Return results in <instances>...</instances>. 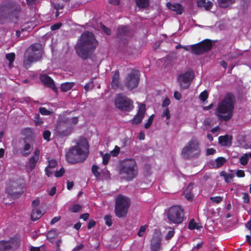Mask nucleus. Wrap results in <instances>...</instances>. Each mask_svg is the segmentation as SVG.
Listing matches in <instances>:
<instances>
[{
	"instance_id": "1",
	"label": "nucleus",
	"mask_w": 251,
	"mask_h": 251,
	"mask_svg": "<svg viewBox=\"0 0 251 251\" xmlns=\"http://www.w3.org/2000/svg\"><path fill=\"white\" fill-rule=\"evenodd\" d=\"M88 153V145L86 140H81L66 152L67 161L72 164L81 162L86 159Z\"/></svg>"
},
{
	"instance_id": "2",
	"label": "nucleus",
	"mask_w": 251,
	"mask_h": 251,
	"mask_svg": "<svg viewBox=\"0 0 251 251\" xmlns=\"http://www.w3.org/2000/svg\"><path fill=\"white\" fill-rule=\"evenodd\" d=\"M97 42L93 35L89 32H86L81 35L76 45V51L79 56L83 59L87 58L89 52L95 49Z\"/></svg>"
},
{
	"instance_id": "3",
	"label": "nucleus",
	"mask_w": 251,
	"mask_h": 251,
	"mask_svg": "<svg viewBox=\"0 0 251 251\" xmlns=\"http://www.w3.org/2000/svg\"><path fill=\"white\" fill-rule=\"evenodd\" d=\"M233 109V97L231 94H228L218 104L215 114L220 119L227 121L231 118Z\"/></svg>"
},
{
	"instance_id": "4",
	"label": "nucleus",
	"mask_w": 251,
	"mask_h": 251,
	"mask_svg": "<svg viewBox=\"0 0 251 251\" xmlns=\"http://www.w3.org/2000/svg\"><path fill=\"white\" fill-rule=\"evenodd\" d=\"M200 143L196 138H192L182 149L181 155L186 159H196L200 156Z\"/></svg>"
},
{
	"instance_id": "5",
	"label": "nucleus",
	"mask_w": 251,
	"mask_h": 251,
	"mask_svg": "<svg viewBox=\"0 0 251 251\" xmlns=\"http://www.w3.org/2000/svg\"><path fill=\"white\" fill-rule=\"evenodd\" d=\"M78 122L77 117H60L57 123L56 129L57 132L61 136L69 135L72 131L73 126Z\"/></svg>"
},
{
	"instance_id": "6",
	"label": "nucleus",
	"mask_w": 251,
	"mask_h": 251,
	"mask_svg": "<svg viewBox=\"0 0 251 251\" xmlns=\"http://www.w3.org/2000/svg\"><path fill=\"white\" fill-rule=\"evenodd\" d=\"M119 174L127 180L135 178L138 174V167L133 159H126L123 161L119 170Z\"/></svg>"
},
{
	"instance_id": "7",
	"label": "nucleus",
	"mask_w": 251,
	"mask_h": 251,
	"mask_svg": "<svg viewBox=\"0 0 251 251\" xmlns=\"http://www.w3.org/2000/svg\"><path fill=\"white\" fill-rule=\"evenodd\" d=\"M42 46L40 44L31 45L26 50L25 55L24 65L28 68L31 63L39 61L42 57Z\"/></svg>"
},
{
	"instance_id": "8",
	"label": "nucleus",
	"mask_w": 251,
	"mask_h": 251,
	"mask_svg": "<svg viewBox=\"0 0 251 251\" xmlns=\"http://www.w3.org/2000/svg\"><path fill=\"white\" fill-rule=\"evenodd\" d=\"M25 137L23 139L24 145L21 149L20 152L22 155L28 156L33 147L35 141V134L30 128H27L24 130Z\"/></svg>"
},
{
	"instance_id": "9",
	"label": "nucleus",
	"mask_w": 251,
	"mask_h": 251,
	"mask_svg": "<svg viewBox=\"0 0 251 251\" xmlns=\"http://www.w3.org/2000/svg\"><path fill=\"white\" fill-rule=\"evenodd\" d=\"M130 204V201L128 198L123 195L118 196L115 201L116 215L119 218L126 216Z\"/></svg>"
},
{
	"instance_id": "10",
	"label": "nucleus",
	"mask_w": 251,
	"mask_h": 251,
	"mask_svg": "<svg viewBox=\"0 0 251 251\" xmlns=\"http://www.w3.org/2000/svg\"><path fill=\"white\" fill-rule=\"evenodd\" d=\"M167 216L170 223L181 224L183 221V210L179 206H173L168 210Z\"/></svg>"
},
{
	"instance_id": "11",
	"label": "nucleus",
	"mask_w": 251,
	"mask_h": 251,
	"mask_svg": "<svg viewBox=\"0 0 251 251\" xmlns=\"http://www.w3.org/2000/svg\"><path fill=\"white\" fill-rule=\"evenodd\" d=\"M21 243L18 237L10 238L7 240L0 241V251H15L19 247Z\"/></svg>"
},
{
	"instance_id": "12",
	"label": "nucleus",
	"mask_w": 251,
	"mask_h": 251,
	"mask_svg": "<svg viewBox=\"0 0 251 251\" xmlns=\"http://www.w3.org/2000/svg\"><path fill=\"white\" fill-rule=\"evenodd\" d=\"M22 184L21 180H9L6 184V193L12 197H18L22 193Z\"/></svg>"
},
{
	"instance_id": "13",
	"label": "nucleus",
	"mask_w": 251,
	"mask_h": 251,
	"mask_svg": "<svg viewBox=\"0 0 251 251\" xmlns=\"http://www.w3.org/2000/svg\"><path fill=\"white\" fill-rule=\"evenodd\" d=\"M117 108L124 111H129L133 108V101L126 96L118 95L115 100Z\"/></svg>"
},
{
	"instance_id": "14",
	"label": "nucleus",
	"mask_w": 251,
	"mask_h": 251,
	"mask_svg": "<svg viewBox=\"0 0 251 251\" xmlns=\"http://www.w3.org/2000/svg\"><path fill=\"white\" fill-rule=\"evenodd\" d=\"M194 73L192 71H187L184 74H180L177 78L178 82L181 89H187L194 78Z\"/></svg>"
},
{
	"instance_id": "15",
	"label": "nucleus",
	"mask_w": 251,
	"mask_h": 251,
	"mask_svg": "<svg viewBox=\"0 0 251 251\" xmlns=\"http://www.w3.org/2000/svg\"><path fill=\"white\" fill-rule=\"evenodd\" d=\"M139 75L138 71H132L126 78L125 85L129 89L136 87L139 83Z\"/></svg>"
},
{
	"instance_id": "16",
	"label": "nucleus",
	"mask_w": 251,
	"mask_h": 251,
	"mask_svg": "<svg viewBox=\"0 0 251 251\" xmlns=\"http://www.w3.org/2000/svg\"><path fill=\"white\" fill-rule=\"evenodd\" d=\"M211 47L209 41H205L201 43L191 46L192 52L195 54H200L209 50Z\"/></svg>"
},
{
	"instance_id": "17",
	"label": "nucleus",
	"mask_w": 251,
	"mask_h": 251,
	"mask_svg": "<svg viewBox=\"0 0 251 251\" xmlns=\"http://www.w3.org/2000/svg\"><path fill=\"white\" fill-rule=\"evenodd\" d=\"M146 114V105L142 103L140 105L137 113L131 122L133 124L138 125L141 123Z\"/></svg>"
},
{
	"instance_id": "18",
	"label": "nucleus",
	"mask_w": 251,
	"mask_h": 251,
	"mask_svg": "<svg viewBox=\"0 0 251 251\" xmlns=\"http://www.w3.org/2000/svg\"><path fill=\"white\" fill-rule=\"evenodd\" d=\"M161 246V237L159 232L154 234L151 240V251H159Z\"/></svg>"
},
{
	"instance_id": "19",
	"label": "nucleus",
	"mask_w": 251,
	"mask_h": 251,
	"mask_svg": "<svg viewBox=\"0 0 251 251\" xmlns=\"http://www.w3.org/2000/svg\"><path fill=\"white\" fill-rule=\"evenodd\" d=\"M40 154V150L38 148H36L33 152V155L29 159L27 163V166L31 170L34 168L37 161L39 160V156Z\"/></svg>"
},
{
	"instance_id": "20",
	"label": "nucleus",
	"mask_w": 251,
	"mask_h": 251,
	"mask_svg": "<svg viewBox=\"0 0 251 251\" xmlns=\"http://www.w3.org/2000/svg\"><path fill=\"white\" fill-rule=\"evenodd\" d=\"M40 79L46 86L51 88L54 90L56 89L53 80L47 75H41L40 76Z\"/></svg>"
},
{
	"instance_id": "21",
	"label": "nucleus",
	"mask_w": 251,
	"mask_h": 251,
	"mask_svg": "<svg viewBox=\"0 0 251 251\" xmlns=\"http://www.w3.org/2000/svg\"><path fill=\"white\" fill-rule=\"evenodd\" d=\"M166 5L169 9L176 12L178 14H181L183 11V8L179 3L168 2Z\"/></svg>"
},
{
	"instance_id": "22",
	"label": "nucleus",
	"mask_w": 251,
	"mask_h": 251,
	"mask_svg": "<svg viewBox=\"0 0 251 251\" xmlns=\"http://www.w3.org/2000/svg\"><path fill=\"white\" fill-rule=\"evenodd\" d=\"M48 162L49 165L46 168L45 172L46 174L48 176H50L52 175L53 172H54L52 169H54L57 166V163L56 161L54 159L49 160Z\"/></svg>"
},
{
	"instance_id": "23",
	"label": "nucleus",
	"mask_w": 251,
	"mask_h": 251,
	"mask_svg": "<svg viewBox=\"0 0 251 251\" xmlns=\"http://www.w3.org/2000/svg\"><path fill=\"white\" fill-rule=\"evenodd\" d=\"M219 143L223 146H230L231 144L232 137L230 135L221 136L218 138Z\"/></svg>"
},
{
	"instance_id": "24",
	"label": "nucleus",
	"mask_w": 251,
	"mask_h": 251,
	"mask_svg": "<svg viewBox=\"0 0 251 251\" xmlns=\"http://www.w3.org/2000/svg\"><path fill=\"white\" fill-rule=\"evenodd\" d=\"M197 5L199 7H203L205 10H209L212 8L213 2L206 0H198Z\"/></svg>"
},
{
	"instance_id": "25",
	"label": "nucleus",
	"mask_w": 251,
	"mask_h": 251,
	"mask_svg": "<svg viewBox=\"0 0 251 251\" xmlns=\"http://www.w3.org/2000/svg\"><path fill=\"white\" fill-rule=\"evenodd\" d=\"M44 212L38 208H33L31 213V219L35 221L40 219L43 215Z\"/></svg>"
},
{
	"instance_id": "26",
	"label": "nucleus",
	"mask_w": 251,
	"mask_h": 251,
	"mask_svg": "<svg viewBox=\"0 0 251 251\" xmlns=\"http://www.w3.org/2000/svg\"><path fill=\"white\" fill-rule=\"evenodd\" d=\"M58 236V232L56 229H51L49 231L47 235V238L51 243H53L56 238Z\"/></svg>"
},
{
	"instance_id": "27",
	"label": "nucleus",
	"mask_w": 251,
	"mask_h": 251,
	"mask_svg": "<svg viewBox=\"0 0 251 251\" xmlns=\"http://www.w3.org/2000/svg\"><path fill=\"white\" fill-rule=\"evenodd\" d=\"M193 184L190 183L183 192V195L188 200H192L193 197V195L191 192V190L193 189Z\"/></svg>"
},
{
	"instance_id": "28",
	"label": "nucleus",
	"mask_w": 251,
	"mask_h": 251,
	"mask_svg": "<svg viewBox=\"0 0 251 251\" xmlns=\"http://www.w3.org/2000/svg\"><path fill=\"white\" fill-rule=\"evenodd\" d=\"M220 176L224 177L225 181L227 183L231 182L234 176V175L232 172L228 173L224 171L220 173Z\"/></svg>"
},
{
	"instance_id": "29",
	"label": "nucleus",
	"mask_w": 251,
	"mask_h": 251,
	"mask_svg": "<svg viewBox=\"0 0 251 251\" xmlns=\"http://www.w3.org/2000/svg\"><path fill=\"white\" fill-rule=\"evenodd\" d=\"M111 85L113 88H116L119 86V73L118 71H116L114 74Z\"/></svg>"
},
{
	"instance_id": "30",
	"label": "nucleus",
	"mask_w": 251,
	"mask_h": 251,
	"mask_svg": "<svg viewBox=\"0 0 251 251\" xmlns=\"http://www.w3.org/2000/svg\"><path fill=\"white\" fill-rule=\"evenodd\" d=\"M250 158H251V152L244 154L239 159L240 164L242 165H247Z\"/></svg>"
},
{
	"instance_id": "31",
	"label": "nucleus",
	"mask_w": 251,
	"mask_h": 251,
	"mask_svg": "<svg viewBox=\"0 0 251 251\" xmlns=\"http://www.w3.org/2000/svg\"><path fill=\"white\" fill-rule=\"evenodd\" d=\"M226 161V160L223 157H220L217 158L214 163L213 164V166L216 168H219L222 166Z\"/></svg>"
},
{
	"instance_id": "32",
	"label": "nucleus",
	"mask_w": 251,
	"mask_h": 251,
	"mask_svg": "<svg viewBox=\"0 0 251 251\" xmlns=\"http://www.w3.org/2000/svg\"><path fill=\"white\" fill-rule=\"evenodd\" d=\"M74 85L73 82H65L61 85V90L63 92H67L71 89Z\"/></svg>"
},
{
	"instance_id": "33",
	"label": "nucleus",
	"mask_w": 251,
	"mask_h": 251,
	"mask_svg": "<svg viewBox=\"0 0 251 251\" xmlns=\"http://www.w3.org/2000/svg\"><path fill=\"white\" fill-rule=\"evenodd\" d=\"M221 7L226 8L234 2V0H218Z\"/></svg>"
},
{
	"instance_id": "34",
	"label": "nucleus",
	"mask_w": 251,
	"mask_h": 251,
	"mask_svg": "<svg viewBox=\"0 0 251 251\" xmlns=\"http://www.w3.org/2000/svg\"><path fill=\"white\" fill-rule=\"evenodd\" d=\"M188 227L190 229H199L201 227V226H200L198 223H196L194 219H192L188 225Z\"/></svg>"
},
{
	"instance_id": "35",
	"label": "nucleus",
	"mask_w": 251,
	"mask_h": 251,
	"mask_svg": "<svg viewBox=\"0 0 251 251\" xmlns=\"http://www.w3.org/2000/svg\"><path fill=\"white\" fill-rule=\"evenodd\" d=\"M136 3L140 8H144L149 6V0H136Z\"/></svg>"
},
{
	"instance_id": "36",
	"label": "nucleus",
	"mask_w": 251,
	"mask_h": 251,
	"mask_svg": "<svg viewBox=\"0 0 251 251\" xmlns=\"http://www.w3.org/2000/svg\"><path fill=\"white\" fill-rule=\"evenodd\" d=\"M100 168L96 165H93L92 167V171L94 175L96 177H99L100 176V173L99 172Z\"/></svg>"
},
{
	"instance_id": "37",
	"label": "nucleus",
	"mask_w": 251,
	"mask_h": 251,
	"mask_svg": "<svg viewBox=\"0 0 251 251\" xmlns=\"http://www.w3.org/2000/svg\"><path fill=\"white\" fill-rule=\"evenodd\" d=\"M101 155L102 156V163L103 165H106L109 160L110 158V154L109 153H106L105 154H103L102 153L100 152Z\"/></svg>"
},
{
	"instance_id": "38",
	"label": "nucleus",
	"mask_w": 251,
	"mask_h": 251,
	"mask_svg": "<svg viewBox=\"0 0 251 251\" xmlns=\"http://www.w3.org/2000/svg\"><path fill=\"white\" fill-rule=\"evenodd\" d=\"M147 227V225H144L141 226L137 233L138 236L139 237H142L144 235Z\"/></svg>"
},
{
	"instance_id": "39",
	"label": "nucleus",
	"mask_w": 251,
	"mask_h": 251,
	"mask_svg": "<svg viewBox=\"0 0 251 251\" xmlns=\"http://www.w3.org/2000/svg\"><path fill=\"white\" fill-rule=\"evenodd\" d=\"M154 118V115H151L148 120L147 122L145 124V128L148 129L151 125Z\"/></svg>"
},
{
	"instance_id": "40",
	"label": "nucleus",
	"mask_w": 251,
	"mask_h": 251,
	"mask_svg": "<svg viewBox=\"0 0 251 251\" xmlns=\"http://www.w3.org/2000/svg\"><path fill=\"white\" fill-rule=\"evenodd\" d=\"M82 207L80 205L75 204L71 207L70 210L73 212H77L80 211Z\"/></svg>"
},
{
	"instance_id": "41",
	"label": "nucleus",
	"mask_w": 251,
	"mask_h": 251,
	"mask_svg": "<svg viewBox=\"0 0 251 251\" xmlns=\"http://www.w3.org/2000/svg\"><path fill=\"white\" fill-rule=\"evenodd\" d=\"M6 58L9 61V64H11L14 60L15 54L14 53H8L6 55Z\"/></svg>"
},
{
	"instance_id": "42",
	"label": "nucleus",
	"mask_w": 251,
	"mask_h": 251,
	"mask_svg": "<svg viewBox=\"0 0 251 251\" xmlns=\"http://www.w3.org/2000/svg\"><path fill=\"white\" fill-rule=\"evenodd\" d=\"M210 199L216 203H219L223 201V198L220 196L210 197Z\"/></svg>"
},
{
	"instance_id": "43",
	"label": "nucleus",
	"mask_w": 251,
	"mask_h": 251,
	"mask_svg": "<svg viewBox=\"0 0 251 251\" xmlns=\"http://www.w3.org/2000/svg\"><path fill=\"white\" fill-rule=\"evenodd\" d=\"M127 30V29L126 27L122 26L118 28V34L121 35H125Z\"/></svg>"
},
{
	"instance_id": "44",
	"label": "nucleus",
	"mask_w": 251,
	"mask_h": 251,
	"mask_svg": "<svg viewBox=\"0 0 251 251\" xmlns=\"http://www.w3.org/2000/svg\"><path fill=\"white\" fill-rule=\"evenodd\" d=\"M200 99L203 101H205L208 98V94L206 91H203L200 95Z\"/></svg>"
},
{
	"instance_id": "45",
	"label": "nucleus",
	"mask_w": 251,
	"mask_h": 251,
	"mask_svg": "<svg viewBox=\"0 0 251 251\" xmlns=\"http://www.w3.org/2000/svg\"><path fill=\"white\" fill-rule=\"evenodd\" d=\"M65 173V170L63 168H61L59 171L55 172L54 176L56 177H60L63 176Z\"/></svg>"
},
{
	"instance_id": "46",
	"label": "nucleus",
	"mask_w": 251,
	"mask_h": 251,
	"mask_svg": "<svg viewBox=\"0 0 251 251\" xmlns=\"http://www.w3.org/2000/svg\"><path fill=\"white\" fill-rule=\"evenodd\" d=\"M162 116L166 117V118L167 120L170 119V112H169V110L168 108H166L165 109H164L163 113L162 114Z\"/></svg>"
},
{
	"instance_id": "47",
	"label": "nucleus",
	"mask_w": 251,
	"mask_h": 251,
	"mask_svg": "<svg viewBox=\"0 0 251 251\" xmlns=\"http://www.w3.org/2000/svg\"><path fill=\"white\" fill-rule=\"evenodd\" d=\"M39 111L41 114L43 115H49L50 114V112L44 107H41L39 109Z\"/></svg>"
},
{
	"instance_id": "48",
	"label": "nucleus",
	"mask_w": 251,
	"mask_h": 251,
	"mask_svg": "<svg viewBox=\"0 0 251 251\" xmlns=\"http://www.w3.org/2000/svg\"><path fill=\"white\" fill-rule=\"evenodd\" d=\"M104 220L105 221V224L108 226H111L112 224L111 218L110 216L106 215L104 217Z\"/></svg>"
},
{
	"instance_id": "49",
	"label": "nucleus",
	"mask_w": 251,
	"mask_h": 251,
	"mask_svg": "<svg viewBox=\"0 0 251 251\" xmlns=\"http://www.w3.org/2000/svg\"><path fill=\"white\" fill-rule=\"evenodd\" d=\"M174 233H175V231L174 229L169 230L165 236L166 239H167V240L170 239L174 236Z\"/></svg>"
},
{
	"instance_id": "50",
	"label": "nucleus",
	"mask_w": 251,
	"mask_h": 251,
	"mask_svg": "<svg viewBox=\"0 0 251 251\" xmlns=\"http://www.w3.org/2000/svg\"><path fill=\"white\" fill-rule=\"evenodd\" d=\"M120 148L116 146L114 149L111 151V154L114 156H116L118 154Z\"/></svg>"
},
{
	"instance_id": "51",
	"label": "nucleus",
	"mask_w": 251,
	"mask_h": 251,
	"mask_svg": "<svg viewBox=\"0 0 251 251\" xmlns=\"http://www.w3.org/2000/svg\"><path fill=\"white\" fill-rule=\"evenodd\" d=\"M50 132L49 130L45 131L43 133V137L44 139L47 141H50Z\"/></svg>"
},
{
	"instance_id": "52",
	"label": "nucleus",
	"mask_w": 251,
	"mask_h": 251,
	"mask_svg": "<svg viewBox=\"0 0 251 251\" xmlns=\"http://www.w3.org/2000/svg\"><path fill=\"white\" fill-rule=\"evenodd\" d=\"M243 199L244 201L247 203H248L250 202V197L248 193H243Z\"/></svg>"
},
{
	"instance_id": "53",
	"label": "nucleus",
	"mask_w": 251,
	"mask_h": 251,
	"mask_svg": "<svg viewBox=\"0 0 251 251\" xmlns=\"http://www.w3.org/2000/svg\"><path fill=\"white\" fill-rule=\"evenodd\" d=\"M100 28L102 29L106 34L110 35L111 34V30L108 28L105 27L104 25H100Z\"/></svg>"
},
{
	"instance_id": "54",
	"label": "nucleus",
	"mask_w": 251,
	"mask_h": 251,
	"mask_svg": "<svg viewBox=\"0 0 251 251\" xmlns=\"http://www.w3.org/2000/svg\"><path fill=\"white\" fill-rule=\"evenodd\" d=\"M236 175L238 177H243L245 176L244 171L241 170H237L236 172Z\"/></svg>"
},
{
	"instance_id": "55",
	"label": "nucleus",
	"mask_w": 251,
	"mask_h": 251,
	"mask_svg": "<svg viewBox=\"0 0 251 251\" xmlns=\"http://www.w3.org/2000/svg\"><path fill=\"white\" fill-rule=\"evenodd\" d=\"M94 87V84L92 82H90L88 83H87L85 86H84V89L86 90V91H88V90H90L91 89H92Z\"/></svg>"
},
{
	"instance_id": "56",
	"label": "nucleus",
	"mask_w": 251,
	"mask_h": 251,
	"mask_svg": "<svg viewBox=\"0 0 251 251\" xmlns=\"http://www.w3.org/2000/svg\"><path fill=\"white\" fill-rule=\"evenodd\" d=\"M216 152V150L213 148L207 149L206 151V155H213Z\"/></svg>"
},
{
	"instance_id": "57",
	"label": "nucleus",
	"mask_w": 251,
	"mask_h": 251,
	"mask_svg": "<svg viewBox=\"0 0 251 251\" xmlns=\"http://www.w3.org/2000/svg\"><path fill=\"white\" fill-rule=\"evenodd\" d=\"M61 23H58L51 25L50 28L52 30H55L59 29L61 27Z\"/></svg>"
},
{
	"instance_id": "58",
	"label": "nucleus",
	"mask_w": 251,
	"mask_h": 251,
	"mask_svg": "<svg viewBox=\"0 0 251 251\" xmlns=\"http://www.w3.org/2000/svg\"><path fill=\"white\" fill-rule=\"evenodd\" d=\"M39 203H40V201L39 200H38V199L34 200L32 201V204H31L33 209V208H37V206L39 204Z\"/></svg>"
},
{
	"instance_id": "59",
	"label": "nucleus",
	"mask_w": 251,
	"mask_h": 251,
	"mask_svg": "<svg viewBox=\"0 0 251 251\" xmlns=\"http://www.w3.org/2000/svg\"><path fill=\"white\" fill-rule=\"evenodd\" d=\"M61 219V217L60 216L54 217L50 222L51 225H53L58 221H59Z\"/></svg>"
},
{
	"instance_id": "60",
	"label": "nucleus",
	"mask_w": 251,
	"mask_h": 251,
	"mask_svg": "<svg viewBox=\"0 0 251 251\" xmlns=\"http://www.w3.org/2000/svg\"><path fill=\"white\" fill-rule=\"evenodd\" d=\"M170 103V101L169 99H165L162 102V105L163 107H166L168 106Z\"/></svg>"
},
{
	"instance_id": "61",
	"label": "nucleus",
	"mask_w": 251,
	"mask_h": 251,
	"mask_svg": "<svg viewBox=\"0 0 251 251\" xmlns=\"http://www.w3.org/2000/svg\"><path fill=\"white\" fill-rule=\"evenodd\" d=\"M174 97L176 100H180L181 99V94L177 91H175L174 92Z\"/></svg>"
},
{
	"instance_id": "62",
	"label": "nucleus",
	"mask_w": 251,
	"mask_h": 251,
	"mask_svg": "<svg viewBox=\"0 0 251 251\" xmlns=\"http://www.w3.org/2000/svg\"><path fill=\"white\" fill-rule=\"evenodd\" d=\"M109 2L114 5H118L120 4V0H109Z\"/></svg>"
},
{
	"instance_id": "63",
	"label": "nucleus",
	"mask_w": 251,
	"mask_h": 251,
	"mask_svg": "<svg viewBox=\"0 0 251 251\" xmlns=\"http://www.w3.org/2000/svg\"><path fill=\"white\" fill-rule=\"evenodd\" d=\"M96 224V222L94 221H90L88 224L87 227L88 229L91 228L92 227H93Z\"/></svg>"
},
{
	"instance_id": "64",
	"label": "nucleus",
	"mask_w": 251,
	"mask_h": 251,
	"mask_svg": "<svg viewBox=\"0 0 251 251\" xmlns=\"http://www.w3.org/2000/svg\"><path fill=\"white\" fill-rule=\"evenodd\" d=\"M89 217V215L88 213H85L81 215L80 218L82 219L83 220L86 221L87 220Z\"/></svg>"
}]
</instances>
